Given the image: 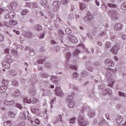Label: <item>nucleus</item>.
Masks as SVG:
<instances>
[{"instance_id":"obj_25","label":"nucleus","mask_w":126,"mask_h":126,"mask_svg":"<svg viewBox=\"0 0 126 126\" xmlns=\"http://www.w3.org/2000/svg\"><path fill=\"white\" fill-rule=\"evenodd\" d=\"M12 123L10 122V121H6L4 123V126H11Z\"/></svg>"},{"instance_id":"obj_24","label":"nucleus","mask_w":126,"mask_h":126,"mask_svg":"<svg viewBox=\"0 0 126 126\" xmlns=\"http://www.w3.org/2000/svg\"><path fill=\"white\" fill-rule=\"evenodd\" d=\"M8 116H9V117H10L11 118H14V117H15V113H14V112H9L8 113Z\"/></svg>"},{"instance_id":"obj_28","label":"nucleus","mask_w":126,"mask_h":126,"mask_svg":"<svg viewBox=\"0 0 126 126\" xmlns=\"http://www.w3.org/2000/svg\"><path fill=\"white\" fill-rule=\"evenodd\" d=\"M19 117L21 120H25L26 116L23 114H20Z\"/></svg>"},{"instance_id":"obj_22","label":"nucleus","mask_w":126,"mask_h":126,"mask_svg":"<svg viewBox=\"0 0 126 126\" xmlns=\"http://www.w3.org/2000/svg\"><path fill=\"white\" fill-rule=\"evenodd\" d=\"M121 9L123 10H126V2H124L122 4Z\"/></svg>"},{"instance_id":"obj_11","label":"nucleus","mask_w":126,"mask_h":126,"mask_svg":"<svg viewBox=\"0 0 126 126\" xmlns=\"http://www.w3.org/2000/svg\"><path fill=\"white\" fill-rule=\"evenodd\" d=\"M7 86H2L0 87V93H5L7 90Z\"/></svg>"},{"instance_id":"obj_36","label":"nucleus","mask_w":126,"mask_h":126,"mask_svg":"<svg viewBox=\"0 0 126 126\" xmlns=\"http://www.w3.org/2000/svg\"><path fill=\"white\" fill-rule=\"evenodd\" d=\"M65 33L66 34H69V33H70L71 32V31L69 30V28H66L65 29Z\"/></svg>"},{"instance_id":"obj_52","label":"nucleus","mask_w":126,"mask_h":126,"mask_svg":"<svg viewBox=\"0 0 126 126\" xmlns=\"http://www.w3.org/2000/svg\"><path fill=\"white\" fill-rule=\"evenodd\" d=\"M44 37H45V34L43 33L40 35V36H39V39H43Z\"/></svg>"},{"instance_id":"obj_20","label":"nucleus","mask_w":126,"mask_h":126,"mask_svg":"<svg viewBox=\"0 0 126 126\" xmlns=\"http://www.w3.org/2000/svg\"><path fill=\"white\" fill-rule=\"evenodd\" d=\"M86 7V5L83 3H81L80 4V8L81 10H83L84 9H85Z\"/></svg>"},{"instance_id":"obj_13","label":"nucleus","mask_w":126,"mask_h":126,"mask_svg":"<svg viewBox=\"0 0 126 126\" xmlns=\"http://www.w3.org/2000/svg\"><path fill=\"white\" fill-rule=\"evenodd\" d=\"M9 24L11 26H15V25H17V22L13 19H11L9 21Z\"/></svg>"},{"instance_id":"obj_7","label":"nucleus","mask_w":126,"mask_h":126,"mask_svg":"<svg viewBox=\"0 0 126 126\" xmlns=\"http://www.w3.org/2000/svg\"><path fill=\"white\" fill-rule=\"evenodd\" d=\"M55 90L56 92V95H57V96H60V97L63 96V91H62L61 87H56Z\"/></svg>"},{"instance_id":"obj_38","label":"nucleus","mask_w":126,"mask_h":126,"mask_svg":"<svg viewBox=\"0 0 126 126\" xmlns=\"http://www.w3.org/2000/svg\"><path fill=\"white\" fill-rule=\"evenodd\" d=\"M117 14H118V12H117V11L112 12L111 16H113V17L117 16Z\"/></svg>"},{"instance_id":"obj_37","label":"nucleus","mask_w":126,"mask_h":126,"mask_svg":"<svg viewBox=\"0 0 126 126\" xmlns=\"http://www.w3.org/2000/svg\"><path fill=\"white\" fill-rule=\"evenodd\" d=\"M71 56V54L69 53V52H68L66 55V59H70V57Z\"/></svg>"},{"instance_id":"obj_16","label":"nucleus","mask_w":126,"mask_h":126,"mask_svg":"<svg viewBox=\"0 0 126 126\" xmlns=\"http://www.w3.org/2000/svg\"><path fill=\"white\" fill-rule=\"evenodd\" d=\"M34 28L36 31H41L42 30V26H41L40 25H36L34 26Z\"/></svg>"},{"instance_id":"obj_59","label":"nucleus","mask_w":126,"mask_h":126,"mask_svg":"<svg viewBox=\"0 0 126 126\" xmlns=\"http://www.w3.org/2000/svg\"><path fill=\"white\" fill-rule=\"evenodd\" d=\"M50 86H51V88H52V89H54L55 88V86L54 85H50Z\"/></svg>"},{"instance_id":"obj_10","label":"nucleus","mask_w":126,"mask_h":126,"mask_svg":"<svg viewBox=\"0 0 126 126\" xmlns=\"http://www.w3.org/2000/svg\"><path fill=\"white\" fill-rule=\"evenodd\" d=\"M3 103L5 106H11L14 104V101H8V100H4L3 101Z\"/></svg>"},{"instance_id":"obj_9","label":"nucleus","mask_w":126,"mask_h":126,"mask_svg":"<svg viewBox=\"0 0 126 126\" xmlns=\"http://www.w3.org/2000/svg\"><path fill=\"white\" fill-rule=\"evenodd\" d=\"M114 29L116 31H120L123 29V25L121 24H116L114 26Z\"/></svg>"},{"instance_id":"obj_44","label":"nucleus","mask_w":126,"mask_h":126,"mask_svg":"<svg viewBox=\"0 0 126 126\" xmlns=\"http://www.w3.org/2000/svg\"><path fill=\"white\" fill-rule=\"evenodd\" d=\"M13 32L16 33V34H17V35H19V34H20V32H19V31H16L15 30H13Z\"/></svg>"},{"instance_id":"obj_41","label":"nucleus","mask_w":126,"mask_h":126,"mask_svg":"<svg viewBox=\"0 0 126 126\" xmlns=\"http://www.w3.org/2000/svg\"><path fill=\"white\" fill-rule=\"evenodd\" d=\"M42 1L43 2L42 3V5H45L48 3L47 0H42Z\"/></svg>"},{"instance_id":"obj_60","label":"nucleus","mask_w":126,"mask_h":126,"mask_svg":"<svg viewBox=\"0 0 126 126\" xmlns=\"http://www.w3.org/2000/svg\"><path fill=\"white\" fill-rule=\"evenodd\" d=\"M114 59L115 61H116V62H118V57H114Z\"/></svg>"},{"instance_id":"obj_64","label":"nucleus","mask_w":126,"mask_h":126,"mask_svg":"<svg viewBox=\"0 0 126 126\" xmlns=\"http://www.w3.org/2000/svg\"><path fill=\"white\" fill-rule=\"evenodd\" d=\"M0 26H1V27L3 26V25L0 22Z\"/></svg>"},{"instance_id":"obj_6","label":"nucleus","mask_w":126,"mask_h":126,"mask_svg":"<svg viewBox=\"0 0 126 126\" xmlns=\"http://www.w3.org/2000/svg\"><path fill=\"white\" fill-rule=\"evenodd\" d=\"M105 64L107 66H114L115 65V64L114 63V62H113V61L111 60L110 59H107L104 62Z\"/></svg>"},{"instance_id":"obj_34","label":"nucleus","mask_w":126,"mask_h":126,"mask_svg":"<svg viewBox=\"0 0 126 126\" xmlns=\"http://www.w3.org/2000/svg\"><path fill=\"white\" fill-rule=\"evenodd\" d=\"M70 67V68H71V69H73V70H77V66H76L71 65Z\"/></svg>"},{"instance_id":"obj_58","label":"nucleus","mask_w":126,"mask_h":126,"mask_svg":"<svg viewBox=\"0 0 126 126\" xmlns=\"http://www.w3.org/2000/svg\"><path fill=\"white\" fill-rule=\"evenodd\" d=\"M97 45H98L99 46H102V43L101 42H98Z\"/></svg>"},{"instance_id":"obj_45","label":"nucleus","mask_w":126,"mask_h":126,"mask_svg":"<svg viewBox=\"0 0 126 126\" xmlns=\"http://www.w3.org/2000/svg\"><path fill=\"white\" fill-rule=\"evenodd\" d=\"M32 7H34V8H35V7H37V4H36L35 2L34 3H32Z\"/></svg>"},{"instance_id":"obj_3","label":"nucleus","mask_w":126,"mask_h":126,"mask_svg":"<svg viewBox=\"0 0 126 126\" xmlns=\"http://www.w3.org/2000/svg\"><path fill=\"white\" fill-rule=\"evenodd\" d=\"M119 50H120V45L119 44H117L112 48L110 50V52L113 53L114 55H117Z\"/></svg>"},{"instance_id":"obj_5","label":"nucleus","mask_w":126,"mask_h":126,"mask_svg":"<svg viewBox=\"0 0 126 126\" xmlns=\"http://www.w3.org/2000/svg\"><path fill=\"white\" fill-rule=\"evenodd\" d=\"M52 5L54 9H59V8H60V6H61V1H55L53 2Z\"/></svg>"},{"instance_id":"obj_14","label":"nucleus","mask_w":126,"mask_h":126,"mask_svg":"<svg viewBox=\"0 0 126 126\" xmlns=\"http://www.w3.org/2000/svg\"><path fill=\"white\" fill-rule=\"evenodd\" d=\"M32 112L35 115H40V110L38 108H32Z\"/></svg>"},{"instance_id":"obj_62","label":"nucleus","mask_w":126,"mask_h":126,"mask_svg":"<svg viewBox=\"0 0 126 126\" xmlns=\"http://www.w3.org/2000/svg\"><path fill=\"white\" fill-rule=\"evenodd\" d=\"M62 118L63 117L61 115H59V118H60V121H61V122H62Z\"/></svg>"},{"instance_id":"obj_1","label":"nucleus","mask_w":126,"mask_h":126,"mask_svg":"<svg viewBox=\"0 0 126 126\" xmlns=\"http://www.w3.org/2000/svg\"><path fill=\"white\" fill-rule=\"evenodd\" d=\"M12 63V60H11V56H7L5 58V62L2 63V66L4 68H10V63Z\"/></svg>"},{"instance_id":"obj_17","label":"nucleus","mask_w":126,"mask_h":126,"mask_svg":"<svg viewBox=\"0 0 126 126\" xmlns=\"http://www.w3.org/2000/svg\"><path fill=\"white\" fill-rule=\"evenodd\" d=\"M30 94L31 95H32V96H34V95H35V94H36V91H35V89L31 88L30 90Z\"/></svg>"},{"instance_id":"obj_2","label":"nucleus","mask_w":126,"mask_h":126,"mask_svg":"<svg viewBox=\"0 0 126 126\" xmlns=\"http://www.w3.org/2000/svg\"><path fill=\"white\" fill-rule=\"evenodd\" d=\"M67 102H68V107L69 108H73L74 107V102L72 101L73 100V96L72 95H69L67 97Z\"/></svg>"},{"instance_id":"obj_40","label":"nucleus","mask_w":126,"mask_h":126,"mask_svg":"<svg viewBox=\"0 0 126 126\" xmlns=\"http://www.w3.org/2000/svg\"><path fill=\"white\" fill-rule=\"evenodd\" d=\"M16 106L17 107V108H19V109H22V105H21V104H19V103H16Z\"/></svg>"},{"instance_id":"obj_50","label":"nucleus","mask_w":126,"mask_h":126,"mask_svg":"<svg viewBox=\"0 0 126 126\" xmlns=\"http://www.w3.org/2000/svg\"><path fill=\"white\" fill-rule=\"evenodd\" d=\"M90 117H94V116H95V113H90L89 114Z\"/></svg>"},{"instance_id":"obj_21","label":"nucleus","mask_w":126,"mask_h":126,"mask_svg":"<svg viewBox=\"0 0 126 126\" xmlns=\"http://www.w3.org/2000/svg\"><path fill=\"white\" fill-rule=\"evenodd\" d=\"M2 84H3V86H7V85H8V81L3 80L2 81Z\"/></svg>"},{"instance_id":"obj_46","label":"nucleus","mask_w":126,"mask_h":126,"mask_svg":"<svg viewBox=\"0 0 126 126\" xmlns=\"http://www.w3.org/2000/svg\"><path fill=\"white\" fill-rule=\"evenodd\" d=\"M9 52V50L7 48L5 49L4 50L5 54H8Z\"/></svg>"},{"instance_id":"obj_32","label":"nucleus","mask_w":126,"mask_h":126,"mask_svg":"<svg viewBox=\"0 0 126 126\" xmlns=\"http://www.w3.org/2000/svg\"><path fill=\"white\" fill-rule=\"evenodd\" d=\"M27 12H28V10L24 9L22 12V15H26V14H27Z\"/></svg>"},{"instance_id":"obj_8","label":"nucleus","mask_w":126,"mask_h":126,"mask_svg":"<svg viewBox=\"0 0 126 126\" xmlns=\"http://www.w3.org/2000/svg\"><path fill=\"white\" fill-rule=\"evenodd\" d=\"M15 17V13L13 11L9 12L6 15V18H7V19H9L10 18H14Z\"/></svg>"},{"instance_id":"obj_33","label":"nucleus","mask_w":126,"mask_h":126,"mask_svg":"<svg viewBox=\"0 0 126 126\" xmlns=\"http://www.w3.org/2000/svg\"><path fill=\"white\" fill-rule=\"evenodd\" d=\"M61 2L63 4H67L68 3V0H62Z\"/></svg>"},{"instance_id":"obj_43","label":"nucleus","mask_w":126,"mask_h":126,"mask_svg":"<svg viewBox=\"0 0 126 126\" xmlns=\"http://www.w3.org/2000/svg\"><path fill=\"white\" fill-rule=\"evenodd\" d=\"M4 40V38L2 35L0 34V42H2Z\"/></svg>"},{"instance_id":"obj_56","label":"nucleus","mask_w":126,"mask_h":126,"mask_svg":"<svg viewBox=\"0 0 126 126\" xmlns=\"http://www.w3.org/2000/svg\"><path fill=\"white\" fill-rule=\"evenodd\" d=\"M95 3L96 4V5H97V6H99V4H100V2H99V1H98V0H95Z\"/></svg>"},{"instance_id":"obj_49","label":"nucleus","mask_w":126,"mask_h":126,"mask_svg":"<svg viewBox=\"0 0 126 126\" xmlns=\"http://www.w3.org/2000/svg\"><path fill=\"white\" fill-rule=\"evenodd\" d=\"M32 102H33V103H38V99H37L36 98H34L32 100Z\"/></svg>"},{"instance_id":"obj_35","label":"nucleus","mask_w":126,"mask_h":126,"mask_svg":"<svg viewBox=\"0 0 126 126\" xmlns=\"http://www.w3.org/2000/svg\"><path fill=\"white\" fill-rule=\"evenodd\" d=\"M4 12V8H2L1 7H0V14H2Z\"/></svg>"},{"instance_id":"obj_47","label":"nucleus","mask_w":126,"mask_h":126,"mask_svg":"<svg viewBox=\"0 0 126 126\" xmlns=\"http://www.w3.org/2000/svg\"><path fill=\"white\" fill-rule=\"evenodd\" d=\"M75 9V7L73 5L71 6V11H73Z\"/></svg>"},{"instance_id":"obj_48","label":"nucleus","mask_w":126,"mask_h":126,"mask_svg":"<svg viewBox=\"0 0 126 126\" xmlns=\"http://www.w3.org/2000/svg\"><path fill=\"white\" fill-rule=\"evenodd\" d=\"M52 80L53 81V83H54V84H58V80H54L53 78H52Z\"/></svg>"},{"instance_id":"obj_27","label":"nucleus","mask_w":126,"mask_h":126,"mask_svg":"<svg viewBox=\"0 0 126 126\" xmlns=\"http://www.w3.org/2000/svg\"><path fill=\"white\" fill-rule=\"evenodd\" d=\"M12 85H13V86H15L16 87H17V86H18V82H17L16 80H14L12 82Z\"/></svg>"},{"instance_id":"obj_42","label":"nucleus","mask_w":126,"mask_h":126,"mask_svg":"<svg viewBox=\"0 0 126 126\" xmlns=\"http://www.w3.org/2000/svg\"><path fill=\"white\" fill-rule=\"evenodd\" d=\"M34 123L36 124V125H39L40 124V121L38 119H36L34 121Z\"/></svg>"},{"instance_id":"obj_12","label":"nucleus","mask_w":126,"mask_h":126,"mask_svg":"<svg viewBox=\"0 0 126 126\" xmlns=\"http://www.w3.org/2000/svg\"><path fill=\"white\" fill-rule=\"evenodd\" d=\"M17 5V4L16 3V2H13L8 5V7L10 10H12V9H13V8L16 7Z\"/></svg>"},{"instance_id":"obj_55","label":"nucleus","mask_w":126,"mask_h":126,"mask_svg":"<svg viewBox=\"0 0 126 126\" xmlns=\"http://www.w3.org/2000/svg\"><path fill=\"white\" fill-rule=\"evenodd\" d=\"M122 38L123 39V40H126V35H122Z\"/></svg>"},{"instance_id":"obj_19","label":"nucleus","mask_w":126,"mask_h":126,"mask_svg":"<svg viewBox=\"0 0 126 126\" xmlns=\"http://www.w3.org/2000/svg\"><path fill=\"white\" fill-rule=\"evenodd\" d=\"M24 103H27V104H30L32 102L31 99H28L27 98H24L23 99Z\"/></svg>"},{"instance_id":"obj_26","label":"nucleus","mask_w":126,"mask_h":126,"mask_svg":"<svg viewBox=\"0 0 126 126\" xmlns=\"http://www.w3.org/2000/svg\"><path fill=\"white\" fill-rule=\"evenodd\" d=\"M111 44H110V42H106L105 44V49L107 50V49H109V48H111Z\"/></svg>"},{"instance_id":"obj_57","label":"nucleus","mask_w":126,"mask_h":126,"mask_svg":"<svg viewBox=\"0 0 126 126\" xmlns=\"http://www.w3.org/2000/svg\"><path fill=\"white\" fill-rule=\"evenodd\" d=\"M105 117L106 119H107V120H109V119H110V117H109V114H105Z\"/></svg>"},{"instance_id":"obj_31","label":"nucleus","mask_w":126,"mask_h":126,"mask_svg":"<svg viewBox=\"0 0 126 126\" xmlns=\"http://www.w3.org/2000/svg\"><path fill=\"white\" fill-rule=\"evenodd\" d=\"M74 122H75V118L73 117L71 118L69 120V123L70 124H74Z\"/></svg>"},{"instance_id":"obj_53","label":"nucleus","mask_w":126,"mask_h":126,"mask_svg":"<svg viewBox=\"0 0 126 126\" xmlns=\"http://www.w3.org/2000/svg\"><path fill=\"white\" fill-rule=\"evenodd\" d=\"M27 6H28V7H31V3L27 2Z\"/></svg>"},{"instance_id":"obj_63","label":"nucleus","mask_w":126,"mask_h":126,"mask_svg":"<svg viewBox=\"0 0 126 126\" xmlns=\"http://www.w3.org/2000/svg\"><path fill=\"white\" fill-rule=\"evenodd\" d=\"M52 44H56V41L52 40Z\"/></svg>"},{"instance_id":"obj_18","label":"nucleus","mask_w":126,"mask_h":126,"mask_svg":"<svg viewBox=\"0 0 126 126\" xmlns=\"http://www.w3.org/2000/svg\"><path fill=\"white\" fill-rule=\"evenodd\" d=\"M14 96L16 97H18V96H20V91L18 90H16L13 94Z\"/></svg>"},{"instance_id":"obj_29","label":"nucleus","mask_w":126,"mask_h":126,"mask_svg":"<svg viewBox=\"0 0 126 126\" xmlns=\"http://www.w3.org/2000/svg\"><path fill=\"white\" fill-rule=\"evenodd\" d=\"M107 6H108L109 7H116V6H117V5H116V4H112L111 3H108L107 4Z\"/></svg>"},{"instance_id":"obj_30","label":"nucleus","mask_w":126,"mask_h":126,"mask_svg":"<svg viewBox=\"0 0 126 126\" xmlns=\"http://www.w3.org/2000/svg\"><path fill=\"white\" fill-rule=\"evenodd\" d=\"M87 17L86 20H88V19H90V18H91V17H92V15H91L90 12H87Z\"/></svg>"},{"instance_id":"obj_4","label":"nucleus","mask_w":126,"mask_h":126,"mask_svg":"<svg viewBox=\"0 0 126 126\" xmlns=\"http://www.w3.org/2000/svg\"><path fill=\"white\" fill-rule=\"evenodd\" d=\"M78 121L79 122V125L81 126H85L87 125V122L86 120L83 119V117H82V116H80L78 118Z\"/></svg>"},{"instance_id":"obj_61","label":"nucleus","mask_w":126,"mask_h":126,"mask_svg":"<svg viewBox=\"0 0 126 126\" xmlns=\"http://www.w3.org/2000/svg\"><path fill=\"white\" fill-rule=\"evenodd\" d=\"M39 13H40V15H41V16H43V15L44 14V13H43V12L40 11Z\"/></svg>"},{"instance_id":"obj_23","label":"nucleus","mask_w":126,"mask_h":126,"mask_svg":"<svg viewBox=\"0 0 126 126\" xmlns=\"http://www.w3.org/2000/svg\"><path fill=\"white\" fill-rule=\"evenodd\" d=\"M106 76H107V79L108 82L109 81L111 82V83H110V85H109V86H113V84H114V81H113L112 79L110 80L111 78H108V75H107Z\"/></svg>"},{"instance_id":"obj_54","label":"nucleus","mask_w":126,"mask_h":126,"mask_svg":"<svg viewBox=\"0 0 126 126\" xmlns=\"http://www.w3.org/2000/svg\"><path fill=\"white\" fill-rule=\"evenodd\" d=\"M42 77H43L44 78H47V77H48V75H47L46 74H44L42 75Z\"/></svg>"},{"instance_id":"obj_39","label":"nucleus","mask_w":126,"mask_h":126,"mask_svg":"<svg viewBox=\"0 0 126 126\" xmlns=\"http://www.w3.org/2000/svg\"><path fill=\"white\" fill-rule=\"evenodd\" d=\"M119 96H122V97H126V94L124 93H122L121 92H119Z\"/></svg>"},{"instance_id":"obj_51","label":"nucleus","mask_w":126,"mask_h":126,"mask_svg":"<svg viewBox=\"0 0 126 126\" xmlns=\"http://www.w3.org/2000/svg\"><path fill=\"white\" fill-rule=\"evenodd\" d=\"M73 77L75 78H76V77H77V73H74L73 74Z\"/></svg>"},{"instance_id":"obj_15","label":"nucleus","mask_w":126,"mask_h":126,"mask_svg":"<svg viewBox=\"0 0 126 126\" xmlns=\"http://www.w3.org/2000/svg\"><path fill=\"white\" fill-rule=\"evenodd\" d=\"M123 122V117L121 116H119L116 118V123L117 124H121Z\"/></svg>"}]
</instances>
